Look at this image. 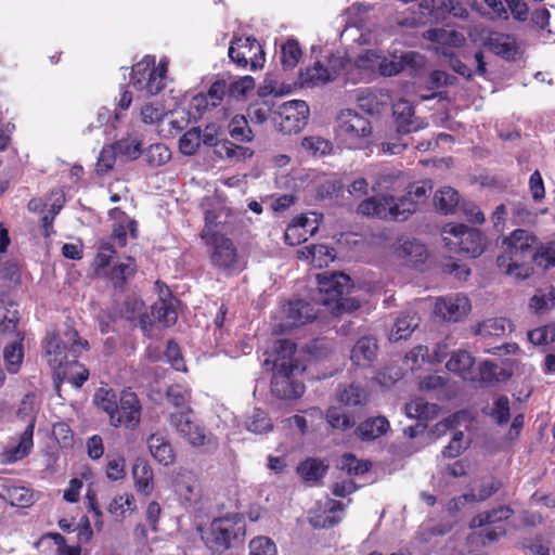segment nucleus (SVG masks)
<instances>
[{
  "label": "nucleus",
  "mask_w": 555,
  "mask_h": 555,
  "mask_svg": "<svg viewBox=\"0 0 555 555\" xmlns=\"http://www.w3.org/2000/svg\"><path fill=\"white\" fill-rule=\"evenodd\" d=\"M459 193L450 186L442 188L436 192L434 197L436 208L446 215L453 211L459 204Z\"/></svg>",
  "instance_id": "42"
},
{
  "label": "nucleus",
  "mask_w": 555,
  "mask_h": 555,
  "mask_svg": "<svg viewBox=\"0 0 555 555\" xmlns=\"http://www.w3.org/2000/svg\"><path fill=\"white\" fill-rule=\"evenodd\" d=\"M511 330V322L504 318H491L478 323L475 334L481 337H500Z\"/></svg>",
  "instance_id": "34"
},
{
  "label": "nucleus",
  "mask_w": 555,
  "mask_h": 555,
  "mask_svg": "<svg viewBox=\"0 0 555 555\" xmlns=\"http://www.w3.org/2000/svg\"><path fill=\"white\" fill-rule=\"evenodd\" d=\"M192 408H185L169 415V424L175 431L189 442L194 448L209 446L215 448L211 443V437L205 434V429L192 420Z\"/></svg>",
  "instance_id": "12"
},
{
  "label": "nucleus",
  "mask_w": 555,
  "mask_h": 555,
  "mask_svg": "<svg viewBox=\"0 0 555 555\" xmlns=\"http://www.w3.org/2000/svg\"><path fill=\"white\" fill-rule=\"evenodd\" d=\"M301 146L315 157L328 155L333 149L332 143L321 137H307L302 140Z\"/></svg>",
  "instance_id": "53"
},
{
  "label": "nucleus",
  "mask_w": 555,
  "mask_h": 555,
  "mask_svg": "<svg viewBox=\"0 0 555 555\" xmlns=\"http://www.w3.org/2000/svg\"><path fill=\"white\" fill-rule=\"evenodd\" d=\"M118 120V114L113 115L107 107H101L96 114V120L90 122L83 133H91L95 129H102L103 134L109 135L116 129Z\"/></svg>",
  "instance_id": "35"
},
{
  "label": "nucleus",
  "mask_w": 555,
  "mask_h": 555,
  "mask_svg": "<svg viewBox=\"0 0 555 555\" xmlns=\"http://www.w3.org/2000/svg\"><path fill=\"white\" fill-rule=\"evenodd\" d=\"M202 143V131L194 127L188 130L179 140V149L184 155H193L197 152Z\"/></svg>",
  "instance_id": "51"
},
{
  "label": "nucleus",
  "mask_w": 555,
  "mask_h": 555,
  "mask_svg": "<svg viewBox=\"0 0 555 555\" xmlns=\"http://www.w3.org/2000/svg\"><path fill=\"white\" fill-rule=\"evenodd\" d=\"M170 158L171 152L163 143L152 144L145 151V159L153 167L165 165Z\"/></svg>",
  "instance_id": "52"
},
{
  "label": "nucleus",
  "mask_w": 555,
  "mask_h": 555,
  "mask_svg": "<svg viewBox=\"0 0 555 555\" xmlns=\"http://www.w3.org/2000/svg\"><path fill=\"white\" fill-rule=\"evenodd\" d=\"M203 240L210 246L209 258L214 268L229 274L237 273L243 269L242 257L231 238L207 231L203 235Z\"/></svg>",
  "instance_id": "8"
},
{
  "label": "nucleus",
  "mask_w": 555,
  "mask_h": 555,
  "mask_svg": "<svg viewBox=\"0 0 555 555\" xmlns=\"http://www.w3.org/2000/svg\"><path fill=\"white\" fill-rule=\"evenodd\" d=\"M296 345L288 339H279L274 346L273 370L295 371L298 369L294 359Z\"/></svg>",
  "instance_id": "25"
},
{
  "label": "nucleus",
  "mask_w": 555,
  "mask_h": 555,
  "mask_svg": "<svg viewBox=\"0 0 555 555\" xmlns=\"http://www.w3.org/2000/svg\"><path fill=\"white\" fill-rule=\"evenodd\" d=\"M312 264L322 268L335 259V250L323 244L311 245Z\"/></svg>",
  "instance_id": "57"
},
{
  "label": "nucleus",
  "mask_w": 555,
  "mask_h": 555,
  "mask_svg": "<svg viewBox=\"0 0 555 555\" xmlns=\"http://www.w3.org/2000/svg\"><path fill=\"white\" fill-rule=\"evenodd\" d=\"M446 246L459 254L472 258L480 256L486 247V237L477 229L468 228L463 223H448L443 228Z\"/></svg>",
  "instance_id": "6"
},
{
  "label": "nucleus",
  "mask_w": 555,
  "mask_h": 555,
  "mask_svg": "<svg viewBox=\"0 0 555 555\" xmlns=\"http://www.w3.org/2000/svg\"><path fill=\"white\" fill-rule=\"evenodd\" d=\"M245 427L253 434L262 435L271 431L273 429V424L267 412L261 409H254L251 414L247 416L245 421Z\"/></svg>",
  "instance_id": "38"
},
{
  "label": "nucleus",
  "mask_w": 555,
  "mask_h": 555,
  "mask_svg": "<svg viewBox=\"0 0 555 555\" xmlns=\"http://www.w3.org/2000/svg\"><path fill=\"white\" fill-rule=\"evenodd\" d=\"M117 152L113 144L102 147L98 157L95 170L99 175H105L114 168Z\"/></svg>",
  "instance_id": "56"
},
{
  "label": "nucleus",
  "mask_w": 555,
  "mask_h": 555,
  "mask_svg": "<svg viewBox=\"0 0 555 555\" xmlns=\"http://www.w3.org/2000/svg\"><path fill=\"white\" fill-rule=\"evenodd\" d=\"M403 70L402 61L400 56L392 55L390 57L382 56L378 65V72L383 76H393Z\"/></svg>",
  "instance_id": "63"
},
{
  "label": "nucleus",
  "mask_w": 555,
  "mask_h": 555,
  "mask_svg": "<svg viewBox=\"0 0 555 555\" xmlns=\"http://www.w3.org/2000/svg\"><path fill=\"white\" fill-rule=\"evenodd\" d=\"M404 410L408 417L426 422L437 417L440 409L436 403L427 402L423 398H415L405 404Z\"/></svg>",
  "instance_id": "29"
},
{
  "label": "nucleus",
  "mask_w": 555,
  "mask_h": 555,
  "mask_svg": "<svg viewBox=\"0 0 555 555\" xmlns=\"http://www.w3.org/2000/svg\"><path fill=\"white\" fill-rule=\"evenodd\" d=\"M474 364L475 359L468 351L457 350L451 354L446 367L448 371L461 376L464 380H470L475 378Z\"/></svg>",
  "instance_id": "27"
},
{
  "label": "nucleus",
  "mask_w": 555,
  "mask_h": 555,
  "mask_svg": "<svg viewBox=\"0 0 555 555\" xmlns=\"http://www.w3.org/2000/svg\"><path fill=\"white\" fill-rule=\"evenodd\" d=\"M514 514L509 506H500L491 511L482 512L476 515L470 521V528H480L483 526L494 525L508 519Z\"/></svg>",
  "instance_id": "33"
},
{
  "label": "nucleus",
  "mask_w": 555,
  "mask_h": 555,
  "mask_svg": "<svg viewBox=\"0 0 555 555\" xmlns=\"http://www.w3.org/2000/svg\"><path fill=\"white\" fill-rule=\"evenodd\" d=\"M486 46L491 52L507 61L515 60L518 53L515 38L502 33H491Z\"/></svg>",
  "instance_id": "23"
},
{
  "label": "nucleus",
  "mask_w": 555,
  "mask_h": 555,
  "mask_svg": "<svg viewBox=\"0 0 555 555\" xmlns=\"http://www.w3.org/2000/svg\"><path fill=\"white\" fill-rule=\"evenodd\" d=\"M427 38L436 44L435 50L443 56H453L454 48L464 43V36L456 30L434 28L427 30Z\"/></svg>",
  "instance_id": "20"
},
{
  "label": "nucleus",
  "mask_w": 555,
  "mask_h": 555,
  "mask_svg": "<svg viewBox=\"0 0 555 555\" xmlns=\"http://www.w3.org/2000/svg\"><path fill=\"white\" fill-rule=\"evenodd\" d=\"M528 339L533 345H545L555 340V327L542 326L528 332Z\"/></svg>",
  "instance_id": "61"
},
{
  "label": "nucleus",
  "mask_w": 555,
  "mask_h": 555,
  "mask_svg": "<svg viewBox=\"0 0 555 555\" xmlns=\"http://www.w3.org/2000/svg\"><path fill=\"white\" fill-rule=\"evenodd\" d=\"M319 313L315 305L302 299L292 300L287 308L288 324L293 326L304 325L313 321Z\"/></svg>",
  "instance_id": "24"
},
{
  "label": "nucleus",
  "mask_w": 555,
  "mask_h": 555,
  "mask_svg": "<svg viewBox=\"0 0 555 555\" xmlns=\"http://www.w3.org/2000/svg\"><path fill=\"white\" fill-rule=\"evenodd\" d=\"M377 343L373 337H361L351 350L350 359L357 366L366 367L375 360Z\"/></svg>",
  "instance_id": "26"
},
{
  "label": "nucleus",
  "mask_w": 555,
  "mask_h": 555,
  "mask_svg": "<svg viewBox=\"0 0 555 555\" xmlns=\"http://www.w3.org/2000/svg\"><path fill=\"white\" fill-rule=\"evenodd\" d=\"M338 467L346 472L348 475H363L369 472L371 464L366 461L358 460L353 454H344L339 462Z\"/></svg>",
  "instance_id": "49"
},
{
  "label": "nucleus",
  "mask_w": 555,
  "mask_h": 555,
  "mask_svg": "<svg viewBox=\"0 0 555 555\" xmlns=\"http://www.w3.org/2000/svg\"><path fill=\"white\" fill-rule=\"evenodd\" d=\"M135 489L143 494H150L153 490V470L144 462H137L132 468Z\"/></svg>",
  "instance_id": "36"
},
{
  "label": "nucleus",
  "mask_w": 555,
  "mask_h": 555,
  "mask_svg": "<svg viewBox=\"0 0 555 555\" xmlns=\"http://www.w3.org/2000/svg\"><path fill=\"white\" fill-rule=\"evenodd\" d=\"M366 399L365 391L359 386L349 385L337 390V400L350 406L362 404Z\"/></svg>",
  "instance_id": "48"
},
{
  "label": "nucleus",
  "mask_w": 555,
  "mask_h": 555,
  "mask_svg": "<svg viewBox=\"0 0 555 555\" xmlns=\"http://www.w3.org/2000/svg\"><path fill=\"white\" fill-rule=\"evenodd\" d=\"M65 337L66 343L55 334H48L46 337L44 348L49 357L48 361L54 369H61L68 363V354L76 358L79 348L88 346V341H82L74 328H68Z\"/></svg>",
  "instance_id": "10"
},
{
  "label": "nucleus",
  "mask_w": 555,
  "mask_h": 555,
  "mask_svg": "<svg viewBox=\"0 0 555 555\" xmlns=\"http://www.w3.org/2000/svg\"><path fill=\"white\" fill-rule=\"evenodd\" d=\"M167 64L160 61L155 66L154 56H145L131 68L130 83L145 95L158 94L165 88Z\"/></svg>",
  "instance_id": "7"
},
{
  "label": "nucleus",
  "mask_w": 555,
  "mask_h": 555,
  "mask_svg": "<svg viewBox=\"0 0 555 555\" xmlns=\"http://www.w3.org/2000/svg\"><path fill=\"white\" fill-rule=\"evenodd\" d=\"M94 402L102 409L111 418V415L116 410L117 400L115 393L109 390L100 388L94 396Z\"/></svg>",
  "instance_id": "59"
},
{
  "label": "nucleus",
  "mask_w": 555,
  "mask_h": 555,
  "mask_svg": "<svg viewBox=\"0 0 555 555\" xmlns=\"http://www.w3.org/2000/svg\"><path fill=\"white\" fill-rule=\"evenodd\" d=\"M255 87V80L251 76H243L228 86V92L234 98L245 95Z\"/></svg>",
  "instance_id": "64"
},
{
  "label": "nucleus",
  "mask_w": 555,
  "mask_h": 555,
  "mask_svg": "<svg viewBox=\"0 0 555 555\" xmlns=\"http://www.w3.org/2000/svg\"><path fill=\"white\" fill-rule=\"evenodd\" d=\"M336 121L337 137L350 150L360 149L372 134L370 120L353 109H343Z\"/></svg>",
  "instance_id": "9"
},
{
  "label": "nucleus",
  "mask_w": 555,
  "mask_h": 555,
  "mask_svg": "<svg viewBox=\"0 0 555 555\" xmlns=\"http://www.w3.org/2000/svg\"><path fill=\"white\" fill-rule=\"evenodd\" d=\"M318 293L312 299L334 314L352 312L360 307V301L348 297L352 288L351 279L343 272H323L317 275Z\"/></svg>",
  "instance_id": "3"
},
{
  "label": "nucleus",
  "mask_w": 555,
  "mask_h": 555,
  "mask_svg": "<svg viewBox=\"0 0 555 555\" xmlns=\"http://www.w3.org/2000/svg\"><path fill=\"white\" fill-rule=\"evenodd\" d=\"M512 375L513 370L507 362L498 364L491 360H485L475 371V378L470 380L478 383L480 386H494L506 382Z\"/></svg>",
  "instance_id": "19"
},
{
  "label": "nucleus",
  "mask_w": 555,
  "mask_h": 555,
  "mask_svg": "<svg viewBox=\"0 0 555 555\" xmlns=\"http://www.w3.org/2000/svg\"><path fill=\"white\" fill-rule=\"evenodd\" d=\"M555 305V294L553 289L547 292L539 291L530 300V307L535 312H542L544 310L553 308Z\"/></svg>",
  "instance_id": "60"
},
{
  "label": "nucleus",
  "mask_w": 555,
  "mask_h": 555,
  "mask_svg": "<svg viewBox=\"0 0 555 555\" xmlns=\"http://www.w3.org/2000/svg\"><path fill=\"white\" fill-rule=\"evenodd\" d=\"M152 315L165 327L171 326L178 319L173 304L163 298L152 306Z\"/></svg>",
  "instance_id": "39"
},
{
  "label": "nucleus",
  "mask_w": 555,
  "mask_h": 555,
  "mask_svg": "<svg viewBox=\"0 0 555 555\" xmlns=\"http://www.w3.org/2000/svg\"><path fill=\"white\" fill-rule=\"evenodd\" d=\"M302 55L299 43L295 39H288L281 47V64L285 70L293 69Z\"/></svg>",
  "instance_id": "44"
},
{
  "label": "nucleus",
  "mask_w": 555,
  "mask_h": 555,
  "mask_svg": "<svg viewBox=\"0 0 555 555\" xmlns=\"http://www.w3.org/2000/svg\"><path fill=\"white\" fill-rule=\"evenodd\" d=\"M496 425L504 426L511 420V402L507 396L499 395L493 398L492 404L482 410Z\"/></svg>",
  "instance_id": "31"
},
{
  "label": "nucleus",
  "mask_w": 555,
  "mask_h": 555,
  "mask_svg": "<svg viewBox=\"0 0 555 555\" xmlns=\"http://www.w3.org/2000/svg\"><path fill=\"white\" fill-rule=\"evenodd\" d=\"M142 406L138 396L130 390H122L116 404V410L111 415V425L135 429L141 420Z\"/></svg>",
  "instance_id": "13"
},
{
  "label": "nucleus",
  "mask_w": 555,
  "mask_h": 555,
  "mask_svg": "<svg viewBox=\"0 0 555 555\" xmlns=\"http://www.w3.org/2000/svg\"><path fill=\"white\" fill-rule=\"evenodd\" d=\"M396 130L399 134L417 132L427 127V122L415 116L414 106L408 100H399L392 105Z\"/></svg>",
  "instance_id": "16"
},
{
  "label": "nucleus",
  "mask_w": 555,
  "mask_h": 555,
  "mask_svg": "<svg viewBox=\"0 0 555 555\" xmlns=\"http://www.w3.org/2000/svg\"><path fill=\"white\" fill-rule=\"evenodd\" d=\"M389 429V422L384 416L370 417L360 423L356 435L362 440H374Z\"/></svg>",
  "instance_id": "30"
},
{
  "label": "nucleus",
  "mask_w": 555,
  "mask_h": 555,
  "mask_svg": "<svg viewBox=\"0 0 555 555\" xmlns=\"http://www.w3.org/2000/svg\"><path fill=\"white\" fill-rule=\"evenodd\" d=\"M344 67L340 56L331 53L317 60L312 65L301 69L299 80L305 87H320L337 78Z\"/></svg>",
  "instance_id": "11"
},
{
  "label": "nucleus",
  "mask_w": 555,
  "mask_h": 555,
  "mask_svg": "<svg viewBox=\"0 0 555 555\" xmlns=\"http://www.w3.org/2000/svg\"><path fill=\"white\" fill-rule=\"evenodd\" d=\"M327 470V466L317 459H308L301 462L297 472L305 481H318L320 480Z\"/></svg>",
  "instance_id": "41"
},
{
  "label": "nucleus",
  "mask_w": 555,
  "mask_h": 555,
  "mask_svg": "<svg viewBox=\"0 0 555 555\" xmlns=\"http://www.w3.org/2000/svg\"><path fill=\"white\" fill-rule=\"evenodd\" d=\"M279 126L285 133L299 132L308 122L309 106L302 100L285 102L279 111Z\"/></svg>",
  "instance_id": "15"
},
{
  "label": "nucleus",
  "mask_w": 555,
  "mask_h": 555,
  "mask_svg": "<svg viewBox=\"0 0 555 555\" xmlns=\"http://www.w3.org/2000/svg\"><path fill=\"white\" fill-rule=\"evenodd\" d=\"M537 236L524 229L514 230L502 242L503 253L498 256L496 264L507 276L514 280H526L532 273L531 257Z\"/></svg>",
  "instance_id": "2"
},
{
  "label": "nucleus",
  "mask_w": 555,
  "mask_h": 555,
  "mask_svg": "<svg viewBox=\"0 0 555 555\" xmlns=\"http://www.w3.org/2000/svg\"><path fill=\"white\" fill-rule=\"evenodd\" d=\"M227 92V81L224 79H218L210 85L208 91L204 94L209 100L211 106L216 107L221 104Z\"/></svg>",
  "instance_id": "62"
},
{
  "label": "nucleus",
  "mask_w": 555,
  "mask_h": 555,
  "mask_svg": "<svg viewBox=\"0 0 555 555\" xmlns=\"http://www.w3.org/2000/svg\"><path fill=\"white\" fill-rule=\"evenodd\" d=\"M502 487V482L499 479H491L489 482H483L477 494H464L457 499H453L448 504V509L453 511L459 508V503L464 500L467 501L469 498L473 500L483 501L490 498L492 494L498 492Z\"/></svg>",
  "instance_id": "37"
},
{
  "label": "nucleus",
  "mask_w": 555,
  "mask_h": 555,
  "mask_svg": "<svg viewBox=\"0 0 555 555\" xmlns=\"http://www.w3.org/2000/svg\"><path fill=\"white\" fill-rule=\"evenodd\" d=\"M116 255L117 250L111 242L101 241L92 267L98 276L106 278L115 288L124 291L127 282L135 274L138 266L131 256L114 262Z\"/></svg>",
  "instance_id": "4"
},
{
  "label": "nucleus",
  "mask_w": 555,
  "mask_h": 555,
  "mask_svg": "<svg viewBox=\"0 0 555 555\" xmlns=\"http://www.w3.org/2000/svg\"><path fill=\"white\" fill-rule=\"evenodd\" d=\"M430 186L426 182L415 183L409 188L405 195L372 196L362 201L357 208L359 215L375 217L383 220L404 221L412 215L420 203L426 197Z\"/></svg>",
  "instance_id": "1"
},
{
  "label": "nucleus",
  "mask_w": 555,
  "mask_h": 555,
  "mask_svg": "<svg viewBox=\"0 0 555 555\" xmlns=\"http://www.w3.org/2000/svg\"><path fill=\"white\" fill-rule=\"evenodd\" d=\"M202 143L214 147L215 153L220 158L231 160H244L250 158L254 152L249 147L240 146L229 140H218L217 128L215 125H208L202 133Z\"/></svg>",
  "instance_id": "14"
},
{
  "label": "nucleus",
  "mask_w": 555,
  "mask_h": 555,
  "mask_svg": "<svg viewBox=\"0 0 555 555\" xmlns=\"http://www.w3.org/2000/svg\"><path fill=\"white\" fill-rule=\"evenodd\" d=\"M118 155L134 160L142 154V142L138 137L127 135L113 143Z\"/></svg>",
  "instance_id": "40"
},
{
  "label": "nucleus",
  "mask_w": 555,
  "mask_h": 555,
  "mask_svg": "<svg viewBox=\"0 0 555 555\" xmlns=\"http://www.w3.org/2000/svg\"><path fill=\"white\" fill-rule=\"evenodd\" d=\"M397 254L411 267L423 263L427 257V249L424 244L416 240H405L397 249Z\"/></svg>",
  "instance_id": "28"
},
{
  "label": "nucleus",
  "mask_w": 555,
  "mask_h": 555,
  "mask_svg": "<svg viewBox=\"0 0 555 555\" xmlns=\"http://www.w3.org/2000/svg\"><path fill=\"white\" fill-rule=\"evenodd\" d=\"M5 496L13 506L26 507L33 502V493L22 486H10L5 488Z\"/></svg>",
  "instance_id": "54"
},
{
  "label": "nucleus",
  "mask_w": 555,
  "mask_h": 555,
  "mask_svg": "<svg viewBox=\"0 0 555 555\" xmlns=\"http://www.w3.org/2000/svg\"><path fill=\"white\" fill-rule=\"evenodd\" d=\"M294 371L274 370L271 379V392L274 397L283 400H292L301 397L305 392L302 383L295 382L291 375Z\"/></svg>",
  "instance_id": "18"
},
{
  "label": "nucleus",
  "mask_w": 555,
  "mask_h": 555,
  "mask_svg": "<svg viewBox=\"0 0 555 555\" xmlns=\"http://www.w3.org/2000/svg\"><path fill=\"white\" fill-rule=\"evenodd\" d=\"M418 325L415 312L403 311L396 320L390 338L392 340L406 339Z\"/></svg>",
  "instance_id": "32"
},
{
  "label": "nucleus",
  "mask_w": 555,
  "mask_h": 555,
  "mask_svg": "<svg viewBox=\"0 0 555 555\" xmlns=\"http://www.w3.org/2000/svg\"><path fill=\"white\" fill-rule=\"evenodd\" d=\"M248 555H278V547L271 538L258 535L249 541Z\"/></svg>",
  "instance_id": "50"
},
{
  "label": "nucleus",
  "mask_w": 555,
  "mask_h": 555,
  "mask_svg": "<svg viewBox=\"0 0 555 555\" xmlns=\"http://www.w3.org/2000/svg\"><path fill=\"white\" fill-rule=\"evenodd\" d=\"M469 300L462 294L438 298L435 304L436 315L452 322L460 321L469 312Z\"/></svg>",
  "instance_id": "17"
},
{
  "label": "nucleus",
  "mask_w": 555,
  "mask_h": 555,
  "mask_svg": "<svg viewBox=\"0 0 555 555\" xmlns=\"http://www.w3.org/2000/svg\"><path fill=\"white\" fill-rule=\"evenodd\" d=\"M3 358L7 364V370L10 373H16L24 359L23 345L20 341H14L4 347Z\"/></svg>",
  "instance_id": "46"
},
{
  "label": "nucleus",
  "mask_w": 555,
  "mask_h": 555,
  "mask_svg": "<svg viewBox=\"0 0 555 555\" xmlns=\"http://www.w3.org/2000/svg\"><path fill=\"white\" fill-rule=\"evenodd\" d=\"M33 437L34 420H30L29 424L26 425L25 429L23 430L18 443L16 446L9 447L3 452H1L0 463L11 464L27 456L34 446Z\"/></svg>",
  "instance_id": "21"
},
{
  "label": "nucleus",
  "mask_w": 555,
  "mask_h": 555,
  "mask_svg": "<svg viewBox=\"0 0 555 555\" xmlns=\"http://www.w3.org/2000/svg\"><path fill=\"white\" fill-rule=\"evenodd\" d=\"M382 56V52L377 50H366L357 57L356 66L370 72L378 70Z\"/></svg>",
  "instance_id": "58"
},
{
  "label": "nucleus",
  "mask_w": 555,
  "mask_h": 555,
  "mask_svg": "<svg viewBox=\"0 0 555 555\" xmlns=\"http://www.w3.org/2000/svg\"><path fill=\"white\" fill-rule=\"evenodd\" d=\"M166 398L169 403H171L176 408H179L180 410L191 408L189 405L191 399V391L184 385L175 384L169 386L166 391Z\"/></svg>",
  "instance_id": "47"
},
{
  "label": "nucleus",
  "mask_w": 555,
  "mask_h": 555,
  "mask_svg": "<svg viewBox=\"0 0 555 555\" xmlns=\"http://www.w3.org/2000/svg\"><path fill=\"white\" fill-rule=\"evenodd\" d=\"M326 420L331 427L336 429H348L354 425V420L341 409L332 406L326 412Z\"/></svg>",
  "instance_id": "55"
},
{
  "label": "nucleus",
  "mask_w": 555,
  "mask_h": 555,
  "mask_svg": "<svg viewBox=\"0 0 555 555\" xmlns=\"http://www.w3.org/2000/svg\"><path fill=\"white\" fill-rule=\"evenodd\" d=\"M246 525L241 514H229L215 518L203 533L206 546L214 553L221 554L243 542Z\"/></svg>",
  "instance_id": "5"
},
{
  "label": "nucleus",
  "mask_w": 555,
  "mask_h": 555,
  "mask_svg": "<svg viewBox=\"0 0 555 555\" xmlns=\"http://www.w3.org/2000/svg\"><path fill=\"white\" fill-rule=\"evenodd\" d=\"M531 262H534L543 270L555 267V243L541 244L539 247L535 245Z\"/></svg>",
  "instance_id": "43"
},
{
  "label": "nucleus",
  "mask_w": 555,
  "mask_h": 555,
  "mask_svg": "<svg viewBox=\"0 0 555 555\" xmlns=\"http://www.w3.org/2000/svg\"><path fill=\"white\" fill-rule=\"evenodd\" d=\"M147 447L155 461L164 466L173 464L176 454L169 439L159 433L150 435Z\"/></svg>",
  "instance_id": "22"
},
{
  "label": "nucleus",
  "mask_w": 555,
  "mask_h": 555,
  "mask_svg": "<svg viewBox=\"0 0 555 555\" xmlns=\"http://www.w3.org/2000/svg\"><path fill=\"white\" fill-rule=\"evenodd\" d=\"M229 133L231 138L238 142H250L253 131L244 115H235L229 124Z\"/></svg>",
  "instance_id": "45"
}]
</instances>
